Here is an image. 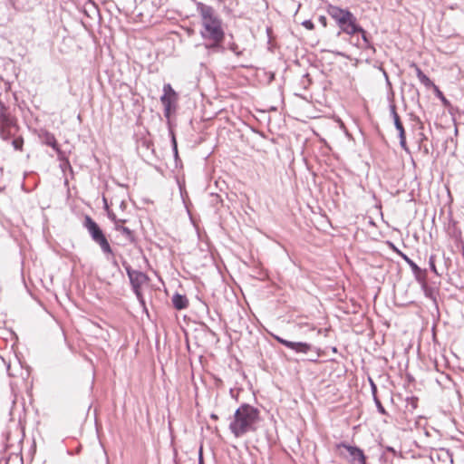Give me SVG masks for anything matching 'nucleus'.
Listing matches in <instances>:
<instances>
[{
    "label": "nucleus",
    "instance_id": "obj_27",
    "mask_svg": "<svg viewBox=\"0 0 464 464\" xmlns=\"http://www.w3.org/2000/svg\"><path fill=\"white\" fill-rule=\"evenodd\" d=\"M178 148L179 147H171V155L173 156L174 158V160H175V167L177 168L179 166V163L181 162L179 157V151H178Z\"/></svg>",
    "mask_w": 464,
    "mask_h": 464
},
{
    "label": "nucleus",
    "instance_id": "obj_7",
    "mask_svg": "<svg viewBox=\"0 0 464 464\" xmlns=\"http://www.w3.org/2000/svg\"><path fill=\"white\" fill-rule=\"evenodd\" d=\"M122 266L130 279L133 293L135 294L140 304L142 306H145V300L141 293V286L149 279L148 276L141 271L132 269L129 263L125 260L122 261Z\"/></svg>",
    "mask_w": 464,
    "mask_h": 464
},
{
    "label": "nucleus",
    "instance_id": "obj_19",
    "mask_svg": "<svg viewBox=\"0 0 464 464\" xmlns=\"http://www.w3.org/2000/svg\"><path fill=\"white\" fill-rule=\"evenodd\" d=\"M172 304L177 310H183L188 307V300L185 295L176 293L172 296Z\"/></svg>",
    "mask_w": 464,
    "mask_h": 464
},
{
    "label": "nucleus",
    "instance_id": "obj_44",
    "mask_svg": "<svg viewBox=\"0 0 464 464\" xmlns=\"http://www.w3.org/2000/svg\"><path fill=\"white\" fill-rule=\"evenodd\" d=\"M15 150H22L23 147L22 146H19V147H14Z\"/></svg>",
    "mask_w": 464,
    "mask_h": 464
},
{
    "label": "nucleus",
    "instance_id": "obj_30",
    "mask_svg": "<svg viewBox=\"0 0 464 464\" xmlns=\"http://www.w3.org/2000/svg\"><path fill=\"white\" fill-rule=\"evenodd\" d=\"M108 217L109 218L114 222V225L116 224V222L118 223H124L126 220L125 219H118L116 218V215L112 212H108Z\"/></svg>",
    "mask_w": 464,
    "mask_h": 464
},
{
    "label": "nucleus",
    "instance_id": "obj_9",
    "mask_svg": "<svg viewBox=\"0 0 464 464\" xmlns=\"http://www.w3.org/2000/svg\"><path fill=\"white\" fill-rule=\"evenodd\" d=\"M272 337L280 344L294 351L296 353L306 354L313 350V345L305 342H292L288 341L277 334H272Z\"/></svg>",
    "mask_w": 464,
    "mask_h": 464
},
{
    "label": "nucleus",
    "instance_id": "obj_18",
    "mask_svg": "<svg viewBox=\"0 0 464 464\" xmlns=\"http://www.w3.org/2000/svg\"><path fill=\"white\" fill-rule=\"evenodd\" d=\"M426 280H427V276H424L423 281H417V282L420 284L424 295L427 298L432 300L434 303H436L437 302V290L434 287L429 285L427 284Z\"/></svg>",
    "mask_w": 464,
    "mask_h": 464
},
{
    "label": "nucleus",
    "instance_id": "obj_21",
    "mask_svg": "<svg viewBox=\"0 0 464 464\" xmlns=\"http://www.w3.org/2000/svg\"><path fill=\"white\" fill-rule=\"evenodd\" d=\"M389 109H390V113L393 120V123H394L396 130L402 128L403 124H402V121L397 112V108L394 103L393 98L390 100Z\"/></svg>",
    "mask_w": 464,
    "mask_h": 464
},
{
    "label": "nucleus",
    "instance_id": "obj_15",
    "mask_svg": "<svg viewBox=\"0 0 464 464\" xmlns=\"http://www.w3.org/2000/svg\"><path fill=\"white\" fill-rule=\"evenodd\" d=\"M412 121L414 122L412 124V127H413V130H414V135H415L416 142L420 144L424 140H427V138L425 137V135L422 132L423 123L421 122L420 118L417 117V116H412Z\"/></svg>",
    "mask_w": 464,
    "mask_h": 464
},
{
    "label": "nucleus",
    "instance_id": "obj_5",
    "mask_svg": "<svg viewBox=\"0 0 464 464\" xmlns=\"http://www.w3.org/2000/svg\"><path fill=\"white\" fill-rule=\"evenodd\" d=\"M335 449L339 456L349 464H368V457L365 455L363 450L356 445L341 441L335 444Z\"/></svg>",
    "mask_w": 464,
    "mask_h": 464
},
{
    "label": "nucleus",
    "instance_id": "obj_42",
    "mask_svg": "<svg viewBox=\"0 0 464 464\" xmlns=\"http://www.w3.org/2000/svg\"><path fill=\"white\" fill-rule=\"evenodd\" d=\"M111 262H112V265L114 266H118V263H117V261L114 258H113V260Z\"/></svg>",
    "mask_w": 464,
    "mask_h": 464
},
{
    "label": "nucleus",
    "instance_id": "obj_36",
    "mask_svg": "<svg viewBox=\"0 0 464 464\" xmlns=\"http://www.w3.org/2000/svg\"><path fill=\"white\" fill-rule=\"evenodd\" d=\"M272 32H273V30L271 27H266V34H267L269 40L271 39Z\"/></svg>",
    "mask_w": 464,
    "mask_h": 464
},
{
    "label": "nucleus",
    "instance_id": "obj_3",
    "mask_svg": "<svg viewBox=\"0 0 464 464\" xmlns=\"http://www.w3.org/2000/svg\"><path fill=\"white\" fill-rule=\"evenodd\" d=\"M16 119L8 111V108L0 101V137L10 145H23L24 139L18 134Z\"/></svg>",
    "mask_w": 464,
    "mask_h": 464
},
{
    "label": "nucleus",
    "instance_id": "obj_48",
    "mask_svg": "<svg viewBox=\"0 0 464 464\" xmlns=\"http://www.w3.org/2000/svg\"><path fill=\"white\" fill-rule=\"evenodd\" d=\"M424 148H425V152L428 153L429 152L428 147H424Z\"/></svg>",
    "mask_w": 464,
    "mask_h": 464
},
{
    "label": "nucleus",
    "instance_id": "obj_39",
    "mask_svg": "<svg viewBox=\"0 0 464 464\" xmlns=\"http://www.w3.org/2000/svg\"><path fill=\"white\" fill-rule=\"evenodd\" d=\"M391 246H392V249L394 250V252H396L398 254V251H400L392 243H391Z\"/></svg>",
    "mask_w": 464,
    "mask_h": 464
},
{
    "label": "nucleus",
    "instance_id": "obj_38",
    "mask_svg": "<svg viewBox=\"0 0 464 464\" xmlns=\"http://www.w3.org/2000/svg\"><path fill=\"white\" fill-rule=\"evenodd\" d=\"M198 464H204V460H203V457H202L201 451L199 452Z\"/></svg>",
    "mask_w": 464,
    "mask_h": 464
},
{
    "label": "nucleus",
    "instance_id": "obj_43",
    "mask_svg": "<svg viewBox=\"0 0 464 464\" xmlns=\"http://www.w3.org/2000/svg\"><path fill=\"white\" fill-rule=\"evenodd\" d=\"M337 351H338V350H337V348H336V347H332V352H333V353H337Z\"/></svg>",
    "mask_w": 464,
    "mask_h": 464
},
{
    "label": "nucleus",
    "instance_id": "obj_10",
    "mask_svg": "<svg viewBox=\"0 0 464 464\" xmlns=\"http://www.w3.org/2000/svg\"><path fill=\"white\" fill-rule=\"evenodd\" d=\"M197 12L201 17L202 23L218 22L221 18L216 14L211 5L202 2H196Z\"/></svg>",
    "mask_w": 464,
    "mask_h": 464
},
{
    "label": "nucleus",
    "instance_id": "obj_40",
    "mask_svg": "<svg viewBox=\"0 0 464 464\" xmlns=\"http://www.w3.org/2000/svg\"><path fill=\"white\" fill-rule=\"evenodd\" d=\"M318 357H319V354H318V353H316V355L314 356V358H311V359H310V361H311V362H316Z\"/></svg>",
    "mask_w": 464,
    "mask_h": 464
},
{
    "label": "nucleus",
    "instance_id": "obj_45",
    "mask_svg": "<svg viewBox=\"0 0 464 464\" xmlns=\"http://www.w3.org/2000/svg\"><path fill=\"white\" fill-rule=\"evenodd\" d=\"M412 401H413V408H416V404H415V399L411 398Z\"/></svg>",
    "mask_w": 464,
    "mask_h": 464
},
{
    "label": "nucleus",
    "instance_id": "obj_33",
    "mask_svg": "<svg viewBox=\"0 0 464 464\" xmlns=\"http://www.w3.org/2000/svg\"><path fill=\"white\" fill-rule=\"evenodd\" d=\"M318 22L324 26V27H326L327 26V18L326 16L324 15H320L318 17Z\"/></svg>",
    "mask_w": 464,
    "mask_h": 464
},
{
    "label": "nucleus",
    "instance_id": "obj_22",
    "mask_svg": "<svg viewBox=\"0 0 464 464\" xmlns=\"http://www.w3.org/2000/svg\"><path fill=\"white\" fill-rule=\"evenodd\" d=\"M432 90H433L435 96L441 102L443 106L448 108L449 111H450V110L452 109V105H451L450 102L445 97V95L440 91L439 86H437V85L434 86V88Z\"/></svg>",
    "mask_w": 464,
    "mask_h": 464
},
{
    "label": "nucleus",
    "instance_id": "obj_32",
    "mask_svg": "<svg viewBox=\"0 0 464 464\" xmlns=\"http://www.w3.org/2000/svg\"><path fill=\"white\" fill-rule=\"evenodd\" d=\"M411 66L414 67L415 72H416V75H417L418 79H420L421 77V75L424 74V72H422V70L417 64L412 63Z\"/></svg>",
    "mask_w": 464,
    "mask_h": 464
},
{
    "label": "nucleus",
    "instance_id": "obj_24",
    "mask_svg": "<svg viewBox=\"0 0 464 464\" xmlns=\"http://www.w3.org/2000/svg\"><path fill=\"white\" fill-rule=\"evenodd\" d=\"M372 398H373V401H374V403L376 405L378 412L381 413L382 415H386L387 411L384 409V407L382 406V404L380 399L378 398V396H375V397H372Z\"/></svg>",
    "mask_w": 464,
    "mask_h": 464
},
{
    "label": "nucleus",
    "instance_id": "obj_28",
    "mask_svg": "<svg viewBox=\"0 0 464 464\" xmlns=\"http://www.w3.org/2000/svg\"><path fill=\"white\" fill-rule=\"evenodd\" d=\"M301 24L307 30H313L314 28V24L310 19L303 21Z\"/></svg>",
    "mask_w": 464,
    "mask_h": 464
},
{
    "label": "nucleus",
    "instance_id": "obj_31",
    "mask_svg": "<svg viewBox=\"0 0 464 464\" xmlns=\"http://www.w3.org/2000/svg\"><path fill=\"white\" fill-rule=\"evenodd\" d=\"M369 382L371 385V392H372V397L377 396V385L374 383V382L371 378H369Z\"/></svg>",
    "mask_w": 464,
    "mask_h": 464
},
{
    "label": "nucleus",
    "instance_id": "obj_14",
    "mask_svg": "<svg viewBox=\"0 0 464 464\" xmlns=\"http://www.w3.org/2000/svg\"><path fill=\"white\" fill-rule=\"evenodd\" d=\"M55 151L58 160L60 161L59 167L63 173L67 170L72 171V166L64 151L61 150V147H52Z\"/></svg>",
    "mask_w": 464,
    "mask_h": 464
},
{
    "label": "nucleus",
    "instance_id": "obj_25",
    "mask_svg": "<svg viewBox=\"0 0 464 464\" xmlns=\"http://www.w3.org/2000/svg\"><path fill=\"white\" fill-rule=\"evenodd\" d=\"M398 130V133H399V139H400V143L399 145H407V141H406V133H405V130H404V127L397 130Z\"/></svg>",
    "mask_w": 464,
    "mask_h": 464
},
{
    "label": "nucleus",
    "instance_id": "obj_17",
    "mask_svg": "<svg viewBox=\"0 0 464 464\" xmlns=\"http://www.w3.org/2000/svg\"><path fill=\"white\" fill-rule=\"evenodd\" d=\"M227 37L229 38L228 40H227V35L225 36L226 51H231L237 57L241 56L243 54L244 49L241 50L239 48L238 44L235 42L234 35L232 34H228Z\"/></svg>",
    "mask_w": 464,
    "mask_h": 464
},
{
    "label": "nucleus",
    "instance_id": "obj_2",
    "mask_svg": "<svg viewBox=\"0 0 464 464\" xmlns=\"http://www.w3.org/2000/svg\"><path fill=\"white\" fill-rule=\"evenodd\" d=\"M202 28L199 32L201 38L205 41L203 45L208 55L224 54L226 33L222 26V20L218 22L201 23Z\"/></svg>",
    "mask_w": 464,
    "mask_h": 464
},
{
    "label": "nucleus",
    "instance_id": "obj_6",
    "mask_svg": "<svg viewBox=\"0 0 464 464\" xmlns=\"http://www.w3.org/2000/svg\"><path fill=\"white\" fill-rule=\"evenodd\" d=\"M83 227L87 229L92 239L100 246L104 255H113L112 249L104 232L94 219L86 215L84 217Z\"/></svg>",
    "mask_w": 464,
    "mask_h": 464
},
{
    "label": "nucleus",
    "instance_id": "obj_11",
    "mask_svg": "<svg viewBox=\"0 0 464 464\" xmlns=\"http://www.w3.org/2000/svg\"><path fill=\"white\" fill-rule=\"evenodd\" d=\"M356 30L353 33V36L355 34H361L363 44H362L359 40L354 44L358 48H362L365 50H371L372 53H375L376 49L372 43V37L370 34L362 28V26L358 23L356 25Z\"/></svg>",
    "mask_w": 464,
    "mask_h": 464
},
{
    "label": "nucleus",
    "instance_id": "obj_41",
    "mask_svg": "<svg viewBox=\"0 0 464 464\" xmlns=\"http://www.w3.org/2000/svg\"><path fill=\"white\" fill-rule=\"evenodd\" d=\"M210 418H211V419H213V420H218V415H217V414L212 413V414L210 415Z\"/></svg>",
    "mask_w": 464,
    "mask_h": 464
},
{
    "label": "nucleus",
    "instance_id": "obj_23",
    "mask_svg": "<svg viewBox=\"0 0 464 464\" xmlns=\"http://www.w3.org/2000/svg\"><path fill=\"white\" fill-rule=\"evenodd\" d=\"M419 80L426 88L433 89L434 86H436V84L425 73L421 75Z\"/></svg>",
    "mask_w": 464,
    "mask_h": 464
},
{
    "label": "nucleus",
    "instance_id": "obj_1",
    "mask_svg": "<svg viewBox=\"0 0 464 464\" xmlns=\"http://www.w3.org/2000/svg\"><path fill=\"white\" fill-rule=\"evenodd\" d=\"M259 419L260 411L257 408L243 403L236 410L233 420L229 423V430L236 438H240L248 432H255Z\"/></svg>",
    "mask_w": 464,
    "mask_h": 464
},
{
    "label": "nucleus",
    "instance_id": "obj_4",
    "mask_svg": "<svg viewBox=\"0 0 464 464\" xmlns=\"http://www.w3.org/2000/svg\"><path fill=\"white\" fill-rule=\"evenodd\" d=\"M327 14L333 18L339 28L337 35L345 34L353 36V33L356 30L358 24L357 17L348 9L342 8L337 5H329L327 6Z\"/></svg>",
    "mask_w": 464,
    "mask_h": 464
},
{
    "label": "nucleus",
    "instance_id": "obj_37",
    "mask_svg": "<svg viewBox=\"0 0 464 464\" xmlns=\"http://www.w3.org/2000/svg\"><path fill=\"white\" fill-rule=\"evenodd\" d=\"M386 450L389 451V452H392L393 454L396 453V450H394V448H392L391 446L386 447Z\"/></svg>",
    "mask_w": 464,
    "mask_h": 464
},
{
    "label": "nucleus",
    "instance_id": "obj_12",
    "mask_svg": "<svg viewBox=\"0 0 464 464\" xmlns=\"http://www.w3.org/2000/svg\"><path fill=\"white\" fill-rule=\"evenodd\" d=\"M398 256H400L411 267L416 281H423V277L427 276V270L421 269L412 259H411L402 251H398Z\"/></svg>",
    "mask_w": 464,
    "mask_h": 464
},
{
    "label": "nucleus",
    "instance_id": "obj_47",
    "mask_svg": "<svg viewBox=\"0 0 464 464\" xmlns=\"http://www.w3.org/2000/svg\"><path fill=\"white\" fill-rule=\"evenodd\" d=\"M415 92H416L417 96L419 97L420 93H419V91L417 89H415Z\"/></svg>",
    "mask_w": 464,
    "mask_h": 464
},
{
    "label": "nucleus",
    "instance_id": "obj_34",
    "mask_svg": "<svg viewBox=\"0 0 464 464\" xmlns=\"http://www.w3.org/2000/svg\"><path fill=\"white\" fill-rule=\"evenodd\" d=\"M169 135L171 136V145H178L176 137L171 130H169Z\"/></svg>",
    "mask_w": 464,
    "mask_h": 464
},
{
    "label": "nucleus",
    "instance_id": "obj_20",
    "mask_svg": "<svg viewBox=\"0 0 464 464\" xmlns=\"http://www.w3.org/2000/svg\"><path fill=\"white\" fill-rule=\"evenodd\" d=\"M114 228L116 231L121 232L123 235V237H125V239L127 241H129L130 243L135 242L134 232L131 229H130L129 227L122 226V223L116 222Z\"/></svg>",
    "mask_w": 464,
    "mask_h": 464
},
{
    "label": "nucleus",
    "instance_id": "obj_16",
    "mask_svg": "<svg viewBox=\"0 0 464 464\" xmlns=\"http://www.w3.org/2000/svg\"><path fill=\"white\" fill-rule=\"evenodd\" d=\"M138 153L146 160L147 162H151L153 158H159L157 155V150L155 147H137Z\"/></svg>",
    "mask_w": 464,
    "mask_h": 464
},
{
    "label": "nucleus",
    "instance_id": "obj_8",
    "mask_svg": "<svg viewBox=\"0 0 464 464\" xmlns=\"http://www.w3.org/2000/svg\"><path fill=\"white\" fill-rule=\"evenodd\" d=\"M163 94L160 96V102L164 107V116L169 120L175 114L178 108L179 94L172 88L170 83L163 85Z\"/></svg>",
    "mask_w": 464,
    "mask_h": 464
},
{
    "label": "nucleus",
    "instance_id": "obj_13",
    "mask_svg": "<svg viewBox=\"0 0 464 464\" xmlns=\"http://www.w3.org/2000/svg\"><path fill=\"white\" fill-rule=\"evenodd\" d=\"M35 132H36V134L38 136L39 142L42 145H47V146H50V145H59L57 143L53 134L49 132L47 130H45V129H39V130H36Z\"/></svg>",
    "mask_w": 464,
    "mask_h": 464
},
{
    "label": "nucleus",
    "instance_id": "obj_26",
    "mask_svg": "<svg viewBox=\"0 0 464 464\" xmlns=\"http://www.w3.org/2000/svg\"><path fill=\"white\" fill-rule=\"evenodd\" d=\"M435 259H436V256L434 255H431L429 258V266H430V269L434 273L436 274L437 276H439V272L437 270V267H436V265H435Z\"/></svg>",
    "mask_w": 464,
    "mask_h": 464
},
{
    "label": "nucleus",
    "instance_id": "obj_46",
    "mask_svg": "<svg viewBox=\"0 0 464 464\" xmlns=\"http://www.w3.org/2000/svg\"><path fill=\"white\" fill-rule=\"evenodd\" d=\"M402 148H403V149H405V150H407L408 152H410V151H409V147L404 146V147H402Z\"/></svg>",
    "mask_w": 464,
    "mask_h": 464
},
{
    "label": "nucleus",
    "instance_id": "obj_35",
    "mask_svg": "<svg viewBox=\"0 0 464 464\" xmlns=\"http://www.w3.org/2000/svg\"><path fill=\"white\" fill-rule=\"evenodd\" d=\"M382 72H383V75H384V77H385V80H386V83H387V85H388V86H391V85H392V83H391V82H390V79H389V75H388V73H387L383 69H382Z\"/></svg>",
    "mask_w": 464,
    "mask_h": 464
},
{
    "label": "nucleus",
    "instance_id": "obj_29",
    "mask_svg": "<svg viewBox=\"0 0 464 464\" xmlns=\"http://www.w3.org/2000/svg\"><path fill=\"white\" fill-rule=\"evenodd\" d=\"M211 197H212V204L214 206H217L218 204H222L223 203V199H222L220 195H218V194H211Z\"/></svg>",
    "mask_w": 464,
    "mask_h": 464
}]
</instances>
